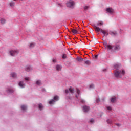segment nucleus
<instances>
[{"instance_id":"39","label":"nucleus","mask_w":131,"mask_h":131,"mask_svg":"<svg viewBox=\"0 0 131 131\" xmlns=\"http://www.w3.org/2000/svg\"><path fill=\"white\" fill-rule=\"evenodd\" d=\"M95 58L96 59H97V58H98V55H96L95 56Z\"/></svg>"},{"instance_id":"34","label":"nucleus","mask_w":131,"mask_h":131,"mask_svg":"<svg viewBox=\"0 0 131 131\" xmlns=\"http://www.w3.org/2000/svg\"><path fill=\"white\" fill-rule=\"evenodd\" d=\"M95 120H94V119H90V122L91 123H94Z\"/></svg>"},{"instance_id":"37","label":"nucleus","mask_w":131,"mask_h":131,"mask_svg":"<svg viewBox=\"0 0 131 131\" xmlns=\"http://www.w3.org/2000/svg\"><path fill=\"white\" fill-rule=\"evenodd\" d=\"M59 7H63V4H58Z\"/></svg>"},{"instance_id":"27","label":"nucleus","mask_w":131,"mask_h":131,"mask_svg":"<svg viewBox=\"0 0 131 131\" xmlns=\"http://www.w3.org/2000/svg\"><path fill=\"white\" fill-rule=\"evenodd\" d=\"M38 107L40 110H42L43 109V105H42V104L41 103L39 104Z\"/></svg>"},{"instance_id":"5","label":"nucleus","mask_w":131,"mask_h":131,"mask_svg":"<svg viewBox=\"0 0 131 131\" xmlns=\"http://www.w3.org/2000/svg\"><path fill=\"white\" fill-rule=\"evenodd\" d=\"M103 46L105 47V48L107 50V51H112L114 46H112L111 44H108L107 43L106 41H104L103 42Z\"/></svg>"},{"instance_id":"19","label":"nucleus","mask_w":131,"mask_h":131,"mask_svg":"<svg viewBox=\"0 0 131 131\" xmlns=\"http://www.w3.org/2000/svg\"><path fill=\"white\" fill-rule=\"evenodd\" d=\"M0 22L2 25H4V24H6V22H7V20L4 18H2L0 19Z\"/></svg>"},{"instance_id":"10","label":"nucleus","mask_w":131,"mask_h":131,"mask_svg":"<svg viewBox=\"0 0 131 131\" xmlns=\"http://www.w3.org/2000/svg\"><path fill=\"white\" fill-rule=\"evenodd\" d=\"M18 86L20 89H24L26 86V85L24 83V81L22 80L18 82Z\"/></svg>"},{"instance_id":"41","label":"nucleus","mask_w":131,"mask_h":131,"mask_svg":"<svg viewBox=\"0 0 131 131\" xmlns=\"http://www.w3.org/2000/svg\"><path fill=\"white\" fill-rule=\"evenodd\" d=\"M42 91H43V92H46V89H42Z\"/></svg>"},{"instance_id":"24","label":"nucleus","mask_w":131,"mask_h":131,"mask_svg":"<svg viewBox=\"0 0 131 131\" xmlns=\"http://www.w3.org/2000/svg\"><path fill=\"white\" fill-rule=\"evenodd\" d=\"M76 60L78 61V62H82L83 61V58L81 57H77Z\"/></svg>"},{"instance_id":"29","label":"nucleus","mask_w":131,"mask_h":131,"mask_svg":"<svg viewBox=\"0 0 131 131\" xmlns=\"http://www.w3.org/2000/svg\"><path fill=\"white\" fill-rule=\"evenodd\" d=\"M106 122L108 124H112V120L110 119H108L106 120Z\"/></svg>"},{"instance_id":"8","label":"nucleus","mask_w":131,"mask_h":131,"mask_svg":"<svg viewBox=\"0 0 131 131\" xmlns=\"http://www.w3.org/2000/svg\"><path fill=\"white\" fill-rule=\"evenodd\" d=\"M106 14H109V15H113L115 13V10L111 7H107L106 8Z\"/></svg>"},{"instance_id":"33","label":"nucleus","mask_w":131,"mask_h":131,"mask_svg":"<svg viewBox=\"0 0 131 131\" xmlns=\"http://www.w3.org/2000/svg\"><path fill=\"white\" fill-rule=\"evenodd\" d=\"M34 47V43H31L30 45V48H33Z\"/></svg>"},{"instance_id":"12","label":"nucleus","mask_w":131,"mask_h":131,"mask_svg":"<svg viewBox=\"0 0 131 131\" xmlns=\"http://www.w3.org/2000/svg\"><path fill=\"white\" fill-rule=\"evenodd\" d=\"M9 53L11 56H14L15 55L18 54L19 51L18 50H11Z\"/></svg>"},{"instance_id":"3","label":"nucleus","mask_w":131,"mask_h":131,"mask_svg":"<svg viewBox=\"0 0 131 131\" xmlns=\"http://www.w3.org/2000/svg\"><path fill=\"white\" fill-rule=\"evenodd\" d=\"M76 93L77 94L75 95V97L78 103H81V104H85V100L81 99V98H80L79 96H80V90L77 89Z\"/></svg>"},{"instance_id":"38","label":"nucleus","mask_w":131,"mask_h":131,"mask_svg":"<svg viewBox=\"0 0 131 131\" xmlns=\"http://www.w3.org/2000/svg\"><path fill=\"white\" fill-rule=\"evenodd\" d=\"M116 124V125H117V126H120V124H119V123H117Z\"/></svg>"},{"instance_id":"22","label":"nucleus","mask_w":131,"mask_h":131,"mask_svg":"<svg viewBox=\"0 0 131 131\" xmlns=\"http://www.w3.org/2000/svg\"><path fill=\"white\" fill-rule=\"evenodd\" d=\"M9 5L11 8H14V7H15V2L14 1H11Z\"/></svg>"},{"instance_id":"2","label":"nucleus","mask_w":131,"mask_h":131,"mask_svg":"<svg viewBox=\"0 0 131 131\" xmlns=\"http://www.w3.org/2000/svg\"><path fill=\"white\" fill-rule=\"evenodd\" d=\"M70 94L73 95L74 94V88L70 87L69 89H67L65 91L66 99L67 100H71V97H70Z\"/></svg>"},{"instance_id":"32","label":"nucleus","mask_w":131,"mask_h":131,"mask_svg":"<svg viewBox=\"0 0 131 131\" xmlns=\"http://www.w3.org/2000/svg\"><path fill=\"white\" fill-rule=\"evenodd\" d=\"M100 98H96V103H100Z\"/></svg>"},{"instance_id":"30","label":"nucleus","mask_w":131,"mask_h":131,"mask_svg":"<svg viewBox=\"0 0 131 131\" xmlns=\"http://www.w3.org/2000/svg\"><path fill=\"white\" fill-rule=\"evenodd\" d=\"M25 80H26V81H29V80H30V78L29 77H26L25 78Z\"/></svg>"},{"instance_id":"35","label":"nucleus","mask_w":131,"mask_h":131,"mask_svg":"<svg viewBox=\"0 0 131 131\" xmlns=\"http://www.w3.org/2000/svg\"><path fill=\"white\" fill-rule=\"evenodd\" d=\"M89 8H90V6H84V10H88V9H89Z\"/></svg>"},{"instance_id":"13","label":"nucleus","mask_w":131,"mask_h":131,"mask_svg":"<svg viewBox=\"0 0 131 131\" xmlns=\"http://www.w3.org/2000/svg\"><path fill=\"white\" fill-rule=\"evenodd\" d=\"M83 111H84V112H88L89 111H90V106L86 105H85L83 106Z\"/></svg>"},{"instance_id":"20","label":"nucleus","mask_w":131,"mask_h":131,"mask_svg":"<svg viewBox=\"0 0 131 131\" xmlns=\"http://www.w3.org/2000/svg\"><path fill=\"white\" fill-rule=\"evenodd\" d=\"M21 109L23 111H26L27 110V106L23 105L21 106Z\"/></svg>"},{"instance_id":"42","label":"nucleus","mask_w":131,"mask_h":131,"mask_svg":"<svg viewBox=\"0 0 131 131\" xmlns=\"http://www.w3.org/2000/svg\"><path fill=\"white\" fill-rule=\"evenodd\" d=\"M53 62H56V60H53Z\"/></svg>"},{"instance_id":"14","label":"nucleus","mask_w":131,"mask_h":131,"mask_svg":"<svg viewBox=\"0 0 131 131\" xmlns=\"http://www.w3.org/2000/svg\"><path fill=\"white\" fill-rule=\"evenodd\" d=\"M108 34H110L111 36H117V32L116 31H110L108 32Z\"/></svg>"},{"instance_id":"11","label":"nucleus","mask_w":131,"mask_h":131,"mask_svg":"<svg viewBox=\"0 0 131 131\" xmlns=\"http://www.w3.org/2000/svg\"><path fill=\"white\" fill-rule=\"evenodd\" d=\"M120 49H121V48L120 47V45L119 44H116L115 46H114V50L115 52L120 51Z\"/></svg>"},{"instance_id":"28","label":"nucleus","mask_w":131,"mask_h":131,"mask_svg":"<svg viewBox=\"0 0 131 131\" xmlns=\"http://www.w3.org/2000/svg\"><path fill=\"white\" fill-rule=\"evenodd\" d=\"M94 88H95V85H94V84H91L89 85V89L92 90V89H94Z\"/></svg>"},{"instance_id":"17","label":"nucleus","mask_w":131,"mask_h":131,"mask_svg":"<svg viewBox=\"0 0 131 131\" xmlns=\"http://www.w3.org/2000/svg\"><path fill=\"white\" fill-rule=\"evenodd\" d=\"M55 69L57 71H60L62 70V66L61 65L57 64L55 66Z\"/></svg>"},{"instance_id":"1","label":"nucleus","mask_w":131,"mask_h":131,"mask_svg":"<svg viewBox=\"0 0 131 131\" xmlns=\"http://www.w3.org/2000/svg\"><path fill=\"white\" fill-rule=\"evenodd\" d=\"M114 68L116 69L114 71V76L117 78H121L125 74V71L124 69L119 70L121 68V64L120 63H115L114 64Z\"/></svg>"},{"instance_id":"7","label":"nucleus","mask_w":131,"mask_h":131,"mask_svg":"<svg viewBox=\"0 0 131 131\" xmlns=\"http://www.w3.org/2000/svg\"><path fill=\"white\" fill-rule=\"evenodd\" d=\"M59 99V96L56 95L54 97L53 99H51L50 101H49V104H50V105H54V104H55L56 102H58Z\"/></svg>"},{"instance_id":"31","label":"nucleus","mask_w":131,"mask_h":131,"mask_svg":"<svg viewBox=\"0 0 131 131\" xmlns=\"http://www.w3.org/2000/svg\"><path fill=\"white\" fill-rule=\"evenodd\" d=\"M85 64H86V65H90L91 62L89 60H86L85 61Z\"/></svg>"},{"instance_id":"4","label":"nucleus","mask_w":131,"mask_h":131,"mask_svg":"<svg viewBox=\"0 0 131 131\" xmlns=\"http://www.w3.org/2000/svg\"><path fill=\"white\" fill-rule=\"evenodd\" d=\"M94 27L96 31L99 32H101L103 34V36H108L109 35V33L107 30H104L102 29H100V28L98 27L97 26H94Z\"/></svg>"},{"instance_id":"16","label":"nucleus","mask_w":131,"mask_h":131,"mask_svg":"<svg viewBox=\"0 0 131 131\" xmlns=\"http://www.w3.org/2000/svg\"><path fill=\"white\" fill-rule=\"evenodd\" d=\"M35 84L36 85H38V86H40L41 84H42V83L41 82V80H36L35 82Z\"/></svg>"},{"instance_id":"15","label":"nucleus","mask_w":131,"mask_h":131,"mask_svg":"<svg viewBox=\"0 0 131 131\" xmlns=\"http://www.w3.org/2000/svg\"><path fill=\"white\" fill-rule=\"evenodd\" d=\"M14 88H9L6 91V92L8 93V94H12V93H14Z\"/></svg>"},{"instance_id":"18","label":"nucleus","mask_w":131,"mask_h":131,"mask_svg":"<svg viewBox=\"0 0 131 131\" xmlns=\"http://www.w3.org/2000/svg\"><path fill=\"white\" fill-rule=\"evenodd\" d=\"M32 69V67H31V66H27L25 67V70H26V71H31V70Z\"/></svg>"},{"instance_id":"23","label":"nucleus","mask_w":131,"mask_h":131,"mask_svg":"<svg viewBox=\"0 0 131 131\" xmlns=\"http://www.w3.org/2000/svg\"><path fill=\"white\" fill-rule=\"evenodd\" d=\"M103 24H104V23H103V21H98L96 24V25H97V26H103Z\"/></svg>"},{"instance_id":"9","label":"nucleus","mask_w":131,"mask_h":131,"mask_svg":"<svg viewBox=\"0 0 131 131\" xmlns=\"http://www.w3.org/2000/svg\"><path fill=\"white\" fill-rule=\"evenodd\" d=\"M10 77L13 78V79H17L18 78V74L15 72H12L10 73Z\"/></svg>"},{"instance_id":"40","label":"nucleus","mask_w":131,"mask_h":131,"mask_svg":"<svg viewBox=\"0 0 131 131\" xmlns=\"http://www.w3.org/2000/svg\"><path fill=\"white\" fill-rule=\"evenodd\" d=\"M106 70H107L106 69H103V71L104 72H105V71H106Z\"/></svg>"},{"instance_id":"6","label":"nucleus","mask_w":131,"mask_h":131,"mask_svg":"<svg viewBox=\"0 0 131 131\" xmlns=\"http://www.w3.org/2000/svg\"><path fill=\"white\" fill-rule=\"evenodd\" d=\"M66 5L68 8L73 9V8H74V6H75V2L72 0H69L67 2Z\"/></svg>"},{"instance_id":"25","label":"nucleus","mask_w":131,"mask_h":131,"mask_svg":"<svg viewBox=\"0 0 131 131\" xmlns=\"http://www.w3.org/2000/svg\"><path fill=\"white\" fill-rule=\"evenodd\" d=\"M106 110L108 111V112L112 110V107L111 106H106Z\"/></svg>"},{"instance_id":"26","label":"nucleus","mask_w":131,"mask_h":131,"mask_svg":"<svg viewBox=\"0 0 131 131\" xmlns=\"http://www.w3.org/2000/svg\"><path fill=\"white\" fill-rule=\"evenodd\" d=\"M72 32H73V33H74V34H77V33H78V32L75 29H72Z\"/></svg>"},{"instance_id":"21","label":"nucleus","mask_w":131,"mask_h":131,"mask_svg":"<svg viewBox=\"0 0 131 131\" xmlns=\"http://www.w3.org/2000/svg\"><path fill=\"white\" fill-rule=\"evenodd\" d=\"M110 101L112 103H116V97H114L111 98Z\"/></svg>"},{"instance_id":"36","label":"nucleus","mask_w":131,"mask_h":131,"mask_svg":"<svg viewBox=\"0 0 131 131\" xmlns=\"http://www.w3.org/2000/svg\"><path fill=\"white\" fill-rule=\"evenodd\" d=\"M62 59H66V54H63L62 55Z\"/></svg>"}]
</instances>
